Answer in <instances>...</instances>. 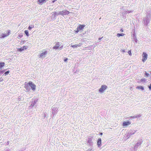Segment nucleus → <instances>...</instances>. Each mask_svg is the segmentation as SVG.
<instances>
[{
    "mask_svg": "<svg viewBox=\"0 0 151 151\" xmlns=\"http://www.w3.org/2000/svg\"><path fill=\"white\" fill-rule=\"evenodd\" d=\"M122 51H123V52H125V50H122Z\"/></svg>",
    "mask_w": 151,
    "mask_h": 151,
    "instance_id": "48",
    "label": "nucleus"
},
{
    "mask_svg": "<svg viewBox=\"0 0 151 151\" xmlns=\"http://www.w3.org/2000/svg\"><path fill=\"white\" fill-rule=\"evenodd\" d=\"M131 124V123L129 121L124 122L123 123V125L124 127H127L129 125Z\"/></svg>",
    "mask_w": 151,
    "mask_h": 151,
    "instance_id": "14",
    "label": "nucleus"
},
{
    "mask_svg": "<svg viewBox=\"0 0 151 151\" xmlns=\"http://www.w3.org/2000/svg\"><path fill=\"white\" fill-rule=\"evenodd\" d=\"M60 45L61 44L60 42H57L56 43L55 46H54L53 47V49H55L56 50H57L58 49V48Z\"/></svg>",
    "mask_w": 151,
    "mask_h": 151,
    "instance_id": "10",
    "label": "nucleus"
},
{
    "mask_svg": "<svg viewBox=\"0 0 151 151\" xmlns=\"http://www.w3.org/2000/svg\"><path fill=\"white\" fill-rule=\"evenodd\" d=\"M24 32L27 36V37L29 36V32L28 30H25L24 31Z\"/></svg>",
    "mask_w": 151,
    "mask_h": 151,
    "instance_id": "25",
    "label": "nucleus"
},
{
    "mask_svg": "<svg viewBox=\"0 0 151 151\" xmlns=\"http://www.w3.org/2000/svg\"><path fill=\"white\" fill-rule=\"evenodd\" d=\"M30 26H31V27H32V28H34V26L33 25H31Z\"/></svg>",
    "mask_w": 151,
    "mask_h": 151,
    "instance_id": "42",
    "label": "nucleus"
},
{
    "mask_svg": "<svg viewBox=\"0 0 151 151\" xmlns=\"http://www.w3.org/2000/svg\"><path fill=\"white\" fill-rule=\"evenodd\" d=\"M141 116V115H140V114H139V115H135V116H131L130 117L134 119V118H137L140 117Z\"/></svg>",
    "mask_w": 151,
    "mask_h": 151,
    "instance_id": "18",
    "label": "nucleus"
},
{
    "mask_svg": "<svg viewBox=\"0 0 151 151\" xmlns=\"http://www.w3.org/2000/svg\"><path fill=\"white\" fill-rule=\"evenodd\" d=\"M93 138H89L87 140V143H89V145L90 146H92L93 145Z\"/></svg>",
    "mask_w": 151,
    "mask_h": 151,
    "instance_id": "9",
    "label": "nucleus"
},
{
    "mask_svg": "<svg viewBox=\"0 0 151 151\" xmlns=\"http://www.w3.org/2000/svg\"><path fill=\"white\" fill-rule=\"evenodd\" d=\"M57 0H53L52 1V3H54L55 1H56Z\"/></svg>",
    "mask_w": 151,
    "mask_h": 151,
    "instance_id": "44",
    "label": "nucleus"
},
{
    "mask_svg": "<svg viewBox=\"0 0 151 151\" xmlns=\"http://www.w3.org/2000/svg\"><path fill=\"white\" fill-rule=\"evenodd\" d=\"M46 117V115L45 114L44 115V117Z\"/></svg>",
    "mask_w": 151,
    "mask_h": 151,
    "instance_id": "51",
    "label": "nucleus"
},
{
    "mask_svg": "<svg viewBox=\"0 0 151 151\" xmlns=\"http://www.w3.org/2000/svg\"><path fill=\"white\" fill-rule=\"evenodd\" d=\"M150 15H147V16L143 18L144 24L145 25L147 26L149 23L150 20Z\"/></svg>",
    "mask_w": 151,
    "mask_h": 151,
    "instance_id": "1",
    "label": "nucleus"
},
{
    "mask_svg": "<svg viewBox=\"0 0 151 151\" xmlns=\"http://www.w3.org/2000/svg\"><path fill=\"white\" fill-rule=\"evenodd\" d=\"M136 88L137 89H140L142 90H144V88L142 86H138L136 87Z\"/></svg>",
    "mask_w": 151,
    "mask_h": 151,
    "instance_id": "19",
    "label": "nucleus"
},
{
    "mask_svg": "<svg viewBox=\"0 0 151 151\" xmlns=\"http://www.w3.org/2000/svg\"><path fill=\"white\" fill-rule=\"evenodd\" d=\"M57 107L55 106H54L52 107V111H55L57 109Z\"/></svg>",
    "mask_w": 151,
    "mask_h": 151,
    "instance_id": "23",
    "label": "nucleus"
},
{
    "mask_svg": "<svg viewBox=\"0 0 151 151\" xmlns=\"http://www.w3.org/2000/svg\"><path fill=\"white\" fill-rule=\"evenodd\" d=\"M70 12L68 11L65 10H64L62 11H60L58 14L61 15L62 16H64V15H68L69 14Z\"/></svg>",
    "mask_w": 151,
    "mask_h": 151,
    "instance_id": "3",
    "label": "nucleus"
},
{
    "mask_svg": "<svg viewBox=\"0 0 151 151\" xmlns=\"http://www.w3.org/2000/svg\"><path fill=\"white\" fill-rule=\"evenodd\" d=\"M9 141H8L7 143H6V145H8L9 144Z\"/></svg>",
    "mask_w": 151,
    "mask_h": 151,
    "instance_id": "40",
    "label": "nucleus"
},
{
    "mask_svg": "<svg viewBox=\"0 0 151 151\" xmlns=\"http://www.w3.org/2000/svg\"><path fill=\"white\" fill-rule=\"evenodd\" d=\"M128 53L130 55H132V53L131 51H129L128 52Z\"/></svg>",
    "mask_w": 151,
    "mask_h": 151,
    "instance_id": "36",
    "label": "nucleus"
},
{
    "mask_svg": "<svg viewBox=\"0 0 151 151\" xmlns=\"http://www.w3.org/2000/svg\"><path fill=\"white\" fill-rule=\"evenodd\" d=\"M58 13H57V12H54V13H53L52 14V17H53L54 18H55V16L58 15Z\"/></svg>",
    "mask_w": 151,
    "mask_h": 151,
    "instance_id": "22",
    "label": "nucleus"
},
{
    "mask_svg": "<svg viewBox=\"0 0 151 151\" xmlns=\"http://www.w3.org/2000/svg\"><path fill=\"white\" fill-rule=\"evenodd\" d=\"M150 74L151 75V71L150 72Z\"/></svg>",
    "mask_w": 151,
    "mask_h": 151,
    "instance_id": "52",
    "label": "nucleus"
},
{
    "mask_svg": "<svg viewBox=\"0 0 151 151\" xmlns=\"http://www.w3.org/2000/svg\"><path fill=\"white\" fill-rule=\"evenodd\" d=\"M146 81V79L145 78H141L140 80V81L141 82H145Z\"/></svg>",
    "mask_w": 151,
    "mask_h": 151,
    "instance_id": "28",
    "label": "nucleus"
},
{
    "mask_svg": "<svg viewBox=\"0 0 151 151\" xmlns=\"http://www.w3.org/2000/svg\"><path fill=\"white\" fill-rule=\"evenodd\" d=\"M124 35V34L122 33H117V36L118 37H119L120 36H123Z\"/></svg>",
    "mask_w": 151,
    "mask_h": 151,
    "instance_id": "20",
    "label": "nucleus"
},
{
    "mask_svg": "<svg viewBox=\"0 0 151 151\" xmlns=\"http://www.w3.org/2000/svg\"><path fill=\"white\" fill-rule=\"evenodd\" d=\"M37 101V99L33 100V99H32L31 101V104L30 107L32 108L34 106L35 107H36L37 105H36V104Z\"/></svg>",
    "mask_w": 151,
    "mask_h": 151,
    "instance_id": "6",
    "label": "nucleus"
},
{
    "mask_svg": "<svg viewBox=\"0 0 151 151\" xmlns=\"http://www.w3.org/2000/svg\"><path fill=\"white\" fill-rule=\"evenodd\" d=\"M10 71L9 70H8L6 72L4 73L3 74V75H4L5 76L8 75Z\"/></svg>",
    "mask_w": 151,
    "mask_h": 151,
    "instance_id": "26",
    "label": "nucleus"
},
{
    "mask_svg": "<svg viewBox=\"0 0 151 151\" xmlns=\"http://www.w3.org/2000/svg\"><path fill=\"white\" fill-rule=\"evenodd\" d=\"M85 25L84 24H80L77 27L78 30H79L80 31L83 30Z\"/></svg>",
    "mask_w": 151,
    "mask_h": 151,
    "instance_id": "13",
    "label": "nucleus"
},
{
    "mask_svg": "<svg viewBox=\"0 0 151 151\" xmlns=\"http://www.w3.org/2000/svg\"><path fill=\"white\" fill-rule=\"evenodd\" d=\"M97 145L99 147H100L101 146V138H99L97 141Z\"/></svg>",
    "mask_w": 151,
    "mask_h": 151,
    "instance_id": "11",
    "label": "nucleus"
},
{
    "mask_svg": "<svg viewBox=\"0 0 151 151\" xmlns=\"http://www.w3.org/2000/svg\"><path fill=\"white\" fill-rule=\"evenodd\" d=\"M93 149L91 148H89L87 150V151H93V150H92Z\"/></svg>",
    "mask_w": 151,
    "mask_h": 151,
    "instance_id": "31",
    "label": "nucleus"
},
{
    "mask_svg": "<svg viewBox=\"0 0 151 151\" xmlns=\"http://www.w3.org/2000/svg\"><path fill=\"white\" fill-rule=\"evenodd\" d=\"M133 36H134L133 37V38L134 39V40L135 42L136 43H137V37H136V36H135V34H133Z\"/></svg>",
    "mask_w": 151,
    "mask_h": 151,
    "instance_id": "21",
    "label": "nucleus"
},
{
    "mask_svg": "<svg viewBox=\"0 0 151 151\" xmlns=\"http://www.w3.org/2000/svg\"><path fill=\"white\" fill-rule=\"evenodd\" d=\"M128 12L129 13H131L132 12V11L130 10H128Z\"/></svg>",
    "mask_w": 151,
    "mask_h": 151,
    "instance_id": "41",
    "label": "nucleus"
},
{
    "mask_svg": "<svg viewBox=\"0 0 151 151\" xmlns=\"http://www.w3.org/2000/svg\"><path fill=\"white\" fill-rule=\"evenodd\" d=\"M145 75L146 76V77H148L149 76V73H147V72H146L145 73Z\"/></svg>",
    "mask_w": 151,
    "mask_h": 151,
    "instance_id": "29",
    "label": "nucleus"
},
{
    "mask_svg": "<svg viewBox=\"0 0 151 151\" xmlns=\"http://www.w3.org/2000/svg\"><path fill=\"white\" fill-rule=\"evenodd\" d=\"M120 31L121 32H123V30L122 29H121V30H120Z\"/></svg>",
    "mask_w": 151,
    "mask_h": 151,
    "instance_id": "45",
    "label": "nucleus"
},
{
    "mask_svg": "<svg viewBox=\"0 0 151 151\" xmlns=\"http://www.w3.org/2000/svg\"><path fill=\"white\" fill-rule=\"evenodd\" d=\"M47 54V51L45 50H43L42 52L40 54L39 58H44L45 57V55Z\"/></svg>",
    "mask_w": 151,
    "mask_h": 151,
    "instance_id": "5",
    "label": "nucleus"
},
{
    "mask_svg": "<svg viewBox=\"0 0 151 151\" xmlns=\"http://www.w3.org/2000/svg\"><path fill=\"white\" fill-rule=\"evenodd\" d=\"M102 134H103V133H100V134H101V135H102Z\"/></svg>",
    "mask_w": 151,
    "mask_h": 151,
    "instance_id": "47",
    "label": "nucleus"
},
{
    "mask_svg": "<svg viewBox=\"0 0 151 151\" xmlns=\"http://www.w3.org/2000/svg\"><path fill=\"white\" fill-rule=\"evenodd\" d=\"M28 84L29 86L31 88L32 90L33 91H35L36 89V85L31 81H29L28 83Z\"/></svg>",
    "mask_w": 151,
    "mask_h": 151,
    "instance_id": "4",
    "label": "nucleus"
},
{
    "mask_svg": "<svg viewBox=\"0 0 151 151\" xmlns=\"http://www.w3.org/2000/svg\"><path fill=\"white\" fill-rule=\"evenodd\" d=\"M19 51H22L24 50V49H22V48H19L18 50Z\"/></svg>",
    "mask_w": 151,
    "mask_h": 151,
    "instance_id": "30",
    "label": "nucleus"
},
{
    "mask_svg": "<svg viewBox=\"0 0 151 151\" xmlns=\"http://www.w3.org/2000/svg\"><path fill=\"white\" fill-rule=\"evenodd\" d=\"M63 48V46H61L60 47H59L58 48L60 50H62Z\"/></svg>",
    "mask_w": 151,
    "mask_h": 151,
    "instance_id": "35",
    "label": "nucleus"
},
{
    "mask_svg": "<svg viewBox=\"0 0 151 151\" xmlns=\"http://www.w3.org/2000/svg\"><path fill=\"white\" fill-rule=\"evenodd\" d=\"M9 151L8 150H6V151Z\"/></svg>",
    "mask_w": 151,
    "mask_h": 151,
    "instance_id": "50",
    "label": "nucleus"
},
{
    "mask_svg": "<svg viewBox=\"0 0 151 151\" xmlns=\"http://www.w3.org/2000/svg\"><path fill=\"white\" fill-rule=\"evenodd\" d=\"M107 88V87L105 85H102L101 86V88L99 89V91L101 92L102 93L103 92V91L106 89Z\"/></svg>",
    "mask_w": 151,
    "mask_h": 151,
    "instance_id": "7",
    "label": "nucleus"
},
{
    "mask_svg": "<svg viewBox=\"0 0 151 151\" xmlns=\"http://www.w3.org/2000/svg\"><path fill=\"white\" fill-rule=\"evenodd\" d=\"M10 31L8 30L5 31L4 33H2L0 35V38L3 39L9 35Z\"/></svg>",
    "mask_w": 151,
    "mask_h": 151,
    "instance_id": "2",
    "label": "nucleus"
},
{
    "mask_svg": "<svg viewBox=\"0 0 151 151\" xmlns=\"http://www.w3.org/2000/svg\"><path fill=\"white\" fill-rule=\"evenodd\" d=\"M24 88H26V91L27 92H29L30 91V87L28 84H26L24 86Z\"/></svg>",
    "mask_w": 151,
    "mask_h": 151,
    "instance_id": "15",
    "label": "nucleus"
},
{
    "mask_svg": "<svg viewBox=\"0 0 151 151\" xmlns=\"http://www.w3.org/2000/svg\"><path fill=\"white\" fill-rule=\"evenodd\" d=\"M32 29V27H31L30 26H29L28 27V29L30 30Z\"/></svg>",
    "mask_w": 151,
    "mask_h": 151,
    "instance_id": "37",
    "label": "nucleus"
},
{
    "mask_svg": "<svg viewBox=\"0 0 151 151\" xmlns=\"http://www.w3.org/2000/svg\"><path fill=\"white\" fill-rule=\"evenodd\" d=\"M142 142V140L138 142H137V144L134 146V148L135 149H136L139 146L141 145V143Z\"/></svg>",
    "mask_w": 151,
    "mask_h": 151,
    "instance_id": "12",
    "label": "nucleus"
},
{
    "mask_svg": "<svg viewBox=\"0 0 151 151\" xmlns=\"http://www.w3.org/2000/svg\"><path fill=\"white\" fill-rule=\"evenodd\" d=\"M78 45L77 44H75L74 45H73L71 46V47L74 48H76L78 47Z\"/></svg>",
    "mask_w": 151,
    "mask_h": 151,
    "instance_id": "27",
    "label": "nucleus"
},
{
    "mask_svg": "<svg viewBox=\"0 0 151 151\" xmlns=\"http://www.w3.org/2000/svg\"><path fill=\"white\" fill-rule=\"evenodd\" d=\"M3 81V79H2L1 80H0V81Z\"/></svg>",
    "mask_w": 151,
    "mask_h": 151,
    "instance_id": "46",
    "label": "nucleus"
},
{
    "mask_svg": "<svg viewBox=\"0 0 151 151\" xmlns=\"http://www.w3.org/2000/svg\"><path fill=\"white\" fill-rule=\"evenodd\" d=\"M147 58V54L145 52H143L142 54V61L143 62H145L146 61Z\"/></svg>",
    "mask_w": 151,
    "mask_h": 151,
    "instance_id": "8",
    "label": "nucleus"
},
{
    "mask_svg": "<svg viewBox=\"0 0 151 151\" xmlns=\"http://www.w3.org/2000/svg\"><path fill=\"white\" fill-rule=\"evenodd\" d=\"M80 31L79 29H78V28H77L76 30H75V32L76 33H78V32H79V31Z\"/></svg>",
    "mask_w": 151,
    "mask_h": 151,
    "instance_id": "32",
    "label": "nucleus"
},
{
    "mask_svg": "<svg viewBox=\"0 0 151 151\" xmlns=\"http://www.w3.org/2000/svg\"><path fill=\"white\" fill-rule=\"evenodd\" d=\"M22 48L24 49H24H27V47L26 46H23Z\"/></svg>",
    "mask_w": 151,
    "mask_h": 151,
    "instance_id": "33",
    "label": "nucleus"
},
{
    "mask_svg": "<svg viewBox=\"0 0 151 151\" xmlns=\"http://www.w3.org/2000/svg\"><path fill=\"white\" fill-rule=\"evenodd\" d=\"M39 4L42 5L43 3L46 2V0H38Z\"/></svg>",
    "mask_w": 151,
    "mask_h": 151,
    "instance_id": "16",
    "label": "nucleus"
},
{
    "mask_svg": "<svg viewBox=\"0 0 151 151\" xmlns=\"http://www.w3.org/2000/svg\"><path fill=\"white\" fill-rule=\"evenodd\" d=\"M134 133H135V132H128V134H127V137L128 138H129L130 137V136L134 134Z\"/></svg>",
    "mask_w": 151,
    "mask_h": 151,
    "instance_id": "17",
    "label": "nucleus"
},
{
    "mask_svg": "<svg viewBox=\"0 0 151 151\" xmlns=\"http://www.w3.org/2000/svg\"><path fill=\"white\" fill-rule=\"evenodd\" d=\"M4 71H2L1 72L2 73H4Z\"/></svg>",
    "mask_w": 151,
    "mask_h": 151,
    "instance_id": "49",
    "label": "nucleus"
},
{
    "mask_svg": "<svg viewBox=\"0 0 151 151\" xmlns=\"http://www.w3.org/2000/svg\"><path fill=\"white\" fill-rule=\"evenodd\" d=\"M103 37H101L99 38V40H100L101 39H102V38Z\"/></svg>",
    "mask_w": 151,
    "mask_h": 151,
    "instance_id": "43",
    "label": "nucleus"
},
{
    "mask_svg": "<svg viewBox=\"0 0 151 151\" xmlns=\"http://www.w3.org/2000/svg\"><path fill=\"white\" fill-rule=\"evenodd\" d=\"M68 60V58H66L65 59H64V61L65 62H66Z\"/></svg>",
    "mask_w": 151,
    "mask_h": 151,
    "instance_id": "39",
    "label": "nucleus"
},
{
    "mask_svg": "<svg viewBox=\"0 0 151 151\" xmlns=\"http://www.w3.org/2000/svg\"><path fill=\"white\" fill-rule=\"evenodd\" d=\"M77 45H78V47H79V46H81L82 45V44L81 43H79L78 44H77Z\"/></svg>",
    "mask_w": 151,
    "mask_h": 151,
    "instance_id": "38",
    "label": "nucleus"
},
{
    "mask_svg": "<svg viewBox=\"0 0 151 151\" xmlns=\"http://www.w3.org/2000/svg\"><path fill=\"white\" fill-rule=\"evenodd\" d=\"M148 88L149 90H151V83L150 84V85L148 86Z\"/></svg>",
    "mask_w": 151,
    "mask_h": 151,
    "instance_id": "34",
    "label": "nucleus"
},
{
    "mask_svg": "<svg viewBox=\"0 0 151 151\" xmlns=\"http://www.w3.org/2000/svg\"><path fill=\"white\" fill-rule=\"evenodd\" d=\"M5 65L4 62H0V68H1L3 67Z\"/></svg>",
    "mask_w": 151,
    "mask_h": 151,
    "instance_id": "24",
    "label": "nucleus"
}]
</instances>
